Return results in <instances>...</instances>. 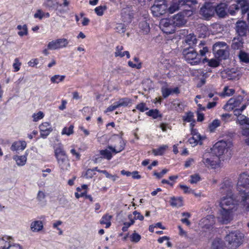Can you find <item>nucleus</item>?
I'll return each mask as SVG.
<instances>
[{
	"mask_svg": "<svg viewBox=\"0 0 249 249\" xmlns=\"http://www.w3.org/2000/svg\"><path fill=\"white\" fill-rule=\"evenodd\" d=\"M237 121L239 124L242 125V127L249 128V118L244 116L241 115L238 117Z\"/></svg>",
	"mask_w": 249,
	"mask_h": 249,
	"instance_id": "c85d7f7f",
	"label": "nucleus"
},
{
	"mask_svg": "<svg viewBox=\"0 0 249 249\" xmlns=\"http://www.w3.org/2000/svg\"><path fill=\"white\" fill-rule=\"evenodd\" d=\"M44 116V113L42 111H39L36 113L33 114L32 117L33 118L34 122H37L38 120L42 119Z\"/></svg>",
	"mask_w": 249,
	"mask_h": 249,
	"instance_id": "6e6d98bb",
	"label": "nucleus"
},
{
	"mask_svg": "<svg viewBox=\"0 0 249 249\" xmlns=\"http://www.w3.org/2000/svg\"><path fill=\"white\" fill-rule=\"evenodd\" d=\"M243 99V98L241 96H238L236 98H231L229 100L223 108L224 109L229 111L233 110L235 107L240 106Z\"/></svg>",
	"mask_w": 249,
	"mask_h": 249,
	"instance_id": "4468645a",
	"label": "nucleus"
},
{
	"mask_svg": "<svg viewBox=\"0 0 249 249\" xmlns=\"http://www.w3.org/2000/svg\"><path fill=\"white\" fill-rule=\"evenodd\" d=\"M136 108L141 112H144L148 110V108L146 107L145 104L143 103L138 104L136 107Z\"/></svg>",
	"mask_w": 249,
	"mask_h": 249,
	"instance_id": "69168bd1",
	"label": "nucleus"
},
{
	"mask_svg": "<svg viewBox=\"0 0 249 249\" xmlns=\"http://www.w3.org/2000/svg\"><path fill=\"white\" fill-rule=\"evenodd\" d=\"M220 62L215 59H211L208 65L210 67L215 68L219 66Z\"/></svg>",
	"mask_w": 249,
	"mask_h": 249,
	"instance_id": "680f3d73",
	"label": "nucleus"
},
{
	"mask_svg": "<svg viewBox=\"0 0 249 249\" xmlns=\"http://www.w3.org/2000/svg\"><path fill=\"white\" fill-rule=\"evenodd\" d=\"M221 193L226 194L219 201L221 208H230L232 210L233 206L239 201L234 197L232 193V187L229 183H223L221 184L220 188Z\"/></svg>",
	"mask_w": 249,
	"mask_h": 249,
	"instance_id": "f257e3e1",
	"label": "nucleus"
},
{
	"mask_svg": "<svg viewBox=\"0 0 249 249\" xmlns=\"http://www.w3.org/2000/svg\"><path fill=\"white\" fill-rule=\"evenodd\" d=\"M124 50V47L122 45H118L116 47L115 52V57L119 56L120 57H123L124 56V53L122 51Z\"/></svg>",
	"mask_w": 249,
	"mask_h": 249,
	"instance_id": "49530a36",
	"label": "nucleus"
},
{
	"mask_svg": "<svg viewBox=\"0 0 249 249\" xmlns=\"http://www.w3.org/2000/svg\"><path fill=\"white\" fill-rule=\"evenodd\" d=\"M172 20L175 27L176 26L180 27L184 25L186 23V21L184 19L183 15L179 13L176 15H174L172 18H170Z\"/></svg>",
	"mask_w": 249,
	"mask_h": 249,
	"instance_id": "f3484780",
	"label": "nucleus"
},
{
	"mask_svg": "<svg viewBox=\"0 0 249 249\" xmlns=\"http://www.w3.org/2000/svg\"><path fill=\"white\" fill-rule=\"evenodd\" d=\"M40 136L42 138H46L52 131L53 128L51 124L48 122H44L39 126Z\"/></svg>",
	"mask_w": 249,
	"mask_h": 249,
	"instance_id": "2eb2a0df",
	"label": "nucleus"
},
{
	"mask_svg": "<svg viewBox=\"0 0 249 249\" xmlns=\"http://www.w3.org/2000/svg\"><path fill=\"white\" fill-rule=\"evenodd\" d=\"M183 120L188 122H194L193 113L191 112L187 113L186 115L183 117Z\"/></svg>",
	"mask_w": 249,
	"mask_h": 249,
	"instance_id": "4d7b16f0",
	"label": "nucleus"
},
{
	"mask_svg": "<svg viewBox=\"0 0 249 249\" xmlns=\"http://www.w3.org/2000/svg\"><path fill=\"white\" fill-rule=\"evenodd\" d=\"M231 145L232 144L230 142L220 141L213 145L212 148V151L218 158L219 157L226 154Z\"/></svg>",
	"mask_w": 249,
	"mask_h": 249,
	"instance_id": "39448f33",
	"label": "nucleus"
},
{
	"mask_svg": "<svg viewBox=\"0 0 249 249\" xmlns=\"http://www.w3.org/2000/svg\"><path fill=\"white\" fill-rule=\"evenodd\" d=\"M241 202L245 211L249 212V191L245 192L242 196Z\"/></svg>",
	"mask_w": 249,
	"mask_h": 249,
	"instance_id": "a878e982",
	"label": "nucleus"
},
{
	"mask_svg": "<svg viewBox=\"0 0 249 249\" xmlns=\"http://www.w3.org/2000/svg\"><path fill=\"white\" fill-rule=\"evenodd\" d=\"M202 161L206 167L214 168L218 163V158L210 153H206L203 156Z\"/></svg>",
	"mask_w": 249,
	"mask_h": 249,
	"instance_id": "f8f14e48",
	"label": "nucleus"
},
{
	"mask_svg": "<svg viewBox=\"0 0 249 249\" xmlns=\"http://www.w3.org/2000/svg\"><path fill=\"white\" fill-rule=\"evenodd\" d=\"M185 42L189 46V48H192L193 45L196 43L197 39L194 34H189L186 36Z\"/></svg>",
	"mask_w": 249,
	"mask_h": 249,
	"instance_id": "bb28decb",
	"label": "nucleus"
},
{
	"mask_svg": "<svg viewBox=\"0 0 249 249\" xmlns=\"http://www.w3.org/2000/svg\"><path fill=\"white\" fill-rule=\"evenodd\" d=\"M160 27L166 34H173L176 30V27L170 18H165L161 20L160 23Z\"/></svg>",
	"mask_w": 249,
	"mask_h": 249,
	"instance_id": "9d476101",
	"label": "nucleus"
},
{
	"mask_svg": "<svg viewBox=\"0 0 249 249\" xmlns=\"http://www.w3.org/2000/svg\"><path fill=\"white\" fill-rule=\"evenodd\" d=\"M227 77L229 80H235L238 78V74L233 70H229L226 72Z\"/></svg>",
	"mask_w": 249,
	"mask_h": 249,
	"instance_id": "79ce46f5",
	"label": "nucleus"
},
{
	"mask_svg": "<svg viewBox=\"0 0 249 249\" xmlns=\"http://www.w3.org/2000/svg\"><path fill=\"white\" fill-rule=\"evenodd\" d=\"M69 42L67 39L64 38L53 40L49 42L48 44V49L52 50H55L65 48L68 46Z\"/></svg>",
	"mask_w": 249,
	"mask_h": 249,
	"instance_id": "9b49d317",
	"label": "nucleus"
},
{
	"mask_svg": "<svg viewBox=\"0 0 249 249\" xmlns=\"http://www.w3.org/2000/svg\"><path fill=\"white\" fill-rule=\"evenodd\" d=\"M231 208H221L217 216L218 221L223 224H227L232 219Z\"/></svg>",
	"mask_w": 249,
	"mask_h": 249,
	"instance_id": "1a4fd4ad",
	"label": "nucleus"
},
{
	"mask_svg": "<svg viewBox=\"0 0 249 249\" xmlns=\"http://www.w3.org/2000/svg\"><path fill=\"white\" fill-rule=\"evenodd\" d=\"M243 43L241 41H233L231 45V47L234 50H238L240 49L242 47Z\"/></svg>",
	"mask_w": 249,
	"mask_h": 249,
	"instance_id": "052dcab7",
	"label": "nucleus"
},
{
	"mask_svg": "<svg viewBox=\"0 0 249 249\" xmlns=\"http://www.w3.org/2000/svg\"><path fill=\"white\" fill-rule=\"evenodd\" d=\"M161 91L162 96L165 98L172 93V89L166 87H162Z\"/></svg>",
	"mask_w": 249,
	"mask_h": 249,
	"instance_id": "864d4df0",
	"label": "nucleus"
},
{
	"mask_svg": "<svg viewBox=\"0 0 249 249\" xmlns=\"http://www.w3.org/2000/svg\"><path fill=\"white\" fill-rule=\"evenodd\" d=\"M98 172L104 174L106 178H111L113 181H115L119 178V177L117 175H112L109 174L106 170H98Z\"/></svg>",
	"mask_w": 249,
	"mask_h": 249,
	"instance_id": "de8ad7c7",
	"label": "nucleus"
},
{
	"mask_svg": "<svg viewBox=\"0 0 249 249\" xmlns=\"http://www.w3.org/2000/svg\"><path fill=\"white\" fill-rule=\"evenodd\" d=\"M12 238L9 236L0 238V249H8L10 247Z\"/></svg>",
	"mask_w": 249,
	"mask_h": 249,
	"instance_id": "393cba45",
	"label": "nucleus"
},
{
	"mask_svg": "<svg viewBox=\"0 0 249 249\" xmlns=\"http://www.w3.org/2000/svg\"><path fill=\"white\" fill-rule=\"evenodd\" d=\"M26 142L24 141H18L14 142L11 147L12 151L23 150L26 147Z\"/></svg>",
	"mask_w": 249,
	"mask_h": 249,
	"instance_id": "4be33fe9",
	"label": "nucleus"
},
{
	"mask_svg": "<svg viewBox=\"0 0 249 249\" xmlns=\"http://www.w3.org/2000/svg\"><path fill=\"white\" fill-rule=\"evenodd\" d=\"M45 5L48 7L54 9L57 8L58 3L56 0H47Z\"/></svg>",
	"mask_w": 249,
	"mask_h": 249,
	"instance_id": "09e8293b",
	"label": "nucleus"
},
{
	"mask_svg": "<svg viewBox=\"0 0 249 249\" xmlns=\"http://www.w3.org/2000/svg\"><path fill=\"white\" fill-rule=\"evenodd\" d=\"M153 15L155 17H160L166 13L167 5L165 0H155L154 3L151 7Z\"/></svg>",
	"mask_w": 249,
	"mask_h": 249,
	"instance_id": "423d86ee",
	"label": "nucleus"
},
{
	"mask_svg": "<svg viewBox=\"0 0 249 249\" xmlns=\"http://www.w3.org/2000/svg\"><path fill=\"white\" fill-rule=\"evenodd\" d=\"M130 237L131 241L135 243L139 242L141 239V236L138 233L136 232L135 231H134L132 234L130 235Z\"/></svg>",
	"mask_w": 249,
	"mask_h": 249,
	"instance_id": "8fccbe9b",
	"label": "nucleus"
},
{
	"mask_svg": "<svg viewBox=\"0 0 249 249\" xmlns=\"http://www.w3.org/2000/svg\"><path fill=\"white\" fill-rule=\"evenodd\" d=\"M235 30L238 35L241 36H246L248 31V26L244 21H238L236 23Z\"/></svg>",
	"mask_w": 249,
	"mask_h": 249,
	"instance_id": "dca6fc26",
	"label": "nucleus"
},
{
	"mask_svg": "<svg viewBox=\"0 0 249 249\" xmlns=\"http://www.w3.org/2000/svg\"><path fill=\"white\" fill-rule=\"evenodd\" d=\"M30 229L33 232H39L43 229L42 221L40 220H36L32 222L30 225Z\"/></svg>",
	"mask_w": 249,
	"mask_h": 249,
	"instance_id": "5701e85b",
	"label": "nucleus"
},
{
	"mask_svg": "<svg viewBox=\"0 0 249 249\" xmlns=\"http://www.w3.org/2000/svg\"><path fill=\"white\" fill-rule=\"evenodd\" d=\"M179 186L184 193H191L193 192V190L186 185H180Z\"/></svg>",
	"mask_w": 249,
	"mask_h": 249,
	"instance_id": "774afa93",
	"label": "nucleus"
},
{
	"mask_svg": "<svg viewBox=\"0 0 249 249\" xmlns=\"http://www.w3.org/2000/svg\"><path fill=\"white\" fill-rule=\"evenodd\" d=\"M117 142L119 143L118 144H115L114 147L112 146H108L107 148L111 150L112 152L117 153L123 151L125 145L124 141L122 139V138H118L117 140Z\"/></svg>",
	"mask_w": 249,
	"mask_h": 249,
	"instance_id": "a211bd4d",
	"label": "nucleus"
},
{
	"mask_svg": "<svg viewBox=\"0 0 249 249\" xmlns=\"http://www.w3.org/2000/svg\"><path fill=\"white\" fill-rule=\"evenodd\" d=\"M65 76L55 75L52 77L51 81L53 83L58 84L60 82H62L65 79Z\"/></svg>",
	"mask_w": 249,
	"mask_h": 249,
	"instance_id": "a19ab883",
	"label": "nucleus"
},
{
	"mask_svg": "<svg viewBox=\"0 0 249 249\" xmlns=\"http://www.w3.org/2000/svg\"><path fill=\"white\" fill-rule=\"evenodd\" d=\"M238 56L241 62L245 63H249V54L248 53L240 51Z\"/></svg>",
	"mask_w": 249,
	"mask_h": 249,
	"instance_id": "72a5a7b5",
	"label": "nucleus"
},
{
	"mask_svg": "<svg viewBox=\"0 0 249 249\" xmlns=\"http://www.w3.org/2000/svg\"><path fill=\"white\" fill-rule=\"evenodd\" d=\"M229 48L227 43L225 42H217L213 45V50H215V49H221L223 48Z\"/></svg>",
	"mask_w": 249,
	"mask_h": 249,
	"instance_id": "4c0bfd02",
	"label": "nucleus"
},
{
	"mask_svg": "<svg viewBox=\"0 0 249 249\" xmlns=\"http://www.w3.org/2000/svg\"><path fill=\"white\" fill-rule=\"evenodd\" d=\"M211 249H223L222 241L219 239L214 240L212 243Z\"/></svg>",
	"mask_w": 249,
	"mask_h": 249,
	"instance_id": "e433bc0d",
	"label": "nucleus"
},
{
	"mask_svg": "<svg viewBox=\"0 0 249 249\" xmlns=\"http://www.w3.org/2000/svg\"><path fill=\"white\" fill-rule=\"evenodd\" d=\"M139 27L140 32L144 35L147 34L150 31V27L148 23L143 21L140 23Z\"/></svg>",
	"mask_w": 249,
	"mask_h": 249,
	"instance_id": "7c9ffc66",
	"label": "nucleus"
},
{
	"mask_svg": "<svg viewBox=\"0 0 249 249\" xmlns=\"http://www.w3.org/2000/svg\"><path fill=\"white\" fill-rule=\"evenodd\" d=\"M167 148L168 146L167 145H163L159 148L153 149L152 152L155 156L162 155Z\"/></svg>",
	"mask_w": 249,
	"mask_h": 249,
	"instance_id": "f704fd0d",
	"label": "nucleus"
},
{
	"mask_svg": "<svg viewBox=\"0 0 249 249\" xmlns=\"http://www.w3.org/2000/svg\"><path fill=\"white\" fill-rule=\"evenodd\" d=\"M54 153L61 171H65L68 170L70 164L65 152L61 148H57L55 150Z\"/></svg>",
	"mask_w": 249,
	"mask_h": 249,
	"instance_id": "7ed1b4c3",
	"label": "nucleus"
},
{
	"mask_svg": "<svg viewBox=\"0 0 249 249\" xmlns=\"http://www.w3.org/2000/svg\"><path fill=\"white\" fill-rule=\"evenodd\" d=\"M44 17H45V13L40 9L37 10L36 12L34 14L35 18H38L41 19Z\"/></svg>",
	"mask_w": 249,
	"mask_h": 249,
	"instance_id": "0e129e2a",
	"label": "nucleus"
},
{
	"mask_svg": "<svg viewBox=\"0 0 249 249\" xmlns=\"http://www.w3.org/2000/svg\"><path fill=\"white\" fill-rule=\"evenodd\" d=\"M226 5L224 3H220L214 8V12L220 18H224L226 15Z\"/></svg>",
	"mask_w": 249,
	"mask_h": 249,
	"instance_id": "412c9836",
	"label": "nucleus"
},
{
	"mask_svg": "<svg viewBox=\"0 0 249 249\" xmlns=\"http://www.w3.org/2000/svg\"><path fill=\"white\" fill-rule=\"evenodd\" d=\"M241 10L242 14L245 13L249 9V3L247 0H239L235 3L231 4L228 9L229 13L234 15L236 12Z\"/></svg>",
	"mask_w": 249,
	"mask_h": 249,
	"instance_id": "0eeeda50",
	"label": "nucleus"
},
{
	"mask_svg": "<svg viewBox=\"0 0 249 249\" xmlns=\"http://www.w3.org/2000/svg\"><path fill=\"white\" fill-rule=\"evenodd\" d=\"M220 121L217 119L214 120L209 126V130L211 132H213L215 129L220 125Z\"/></svg>",
	"mask_w": 249,
	"mask_h": 249,
	"instance_id": "ea45409f",
	"label": "nucleus"
},
{
	"mask_svg": "<svg viewBox=\"0 0 249 249\" xmlns=\"http://www.w3.org/2000/svg\"><path fill=\"white\" fill-rule=\"evenodd\" d=\"M147 114L150 116H152L153 118L156 119L159 116H161L160 114L159 111L157 109H152L147 112Z\"/></svg>",
	"mask_w": 249,
	"mask_h": 249,
	"instance_id": "bf43d9fd",
	"label": "nucleus"
},
{
	"mask_svg": "<svg viewBox=\"0 0 249 249\" xmlns=\"http://www.w3.org/2000/svg\"><path fill=\"white\" fill-rule=\"evenodd\" d=\"M21 63L19 62L18 58H16L15 59V62L13 64V68H14L15 71H18L20 69V66Z\"/></svg>",
	"mask_w": 249,
	"mask_h": 249,
	"instance_id": "338daca9",
	"label": "nucleus"
},
{
	"mask_svg": "<svg viewBox=\"0 0 249 249\" xmlns=\"http://www.w3.org/2000/svg\"><path fill=\"white\" fill-rule=\"evenodd\" d=\"M199 52L201 56L205 55L206 53L208 52V49L206 46H205V43L203 41H201L197 46Z\"/></svg>",
	"mask_w": 249,
	"mask_h": 249,
	"instance_id": "c9c22d12",
	"label": "nucleus"
},
{
	"mask_svg": "<svg viewBox=\"0 0 249 249\" xmlns=\"http://www.w3.org/2000/svg\"><path fill=\"white\" fill-rule=\"evenodd\" d=\"M234 92V90L232 89H229L226 87L224 89V95L227 96L232 95Z\"/></svg>",
	"mask_w": 249,
	"mask_h": 249,
	"instance_id": "e2e57ef3",
	"label": "nucleus"
},
{
	"mask_svg": "<svg viewBox=\"0 0 249 249\" xmlns=\"http://www.w3.org/2000/svg\"><path fill=\"white\" fill-rule=\"evenodd\" d=\"M100 153L103 158L108 160H110L112 158V156L110 151L107 149L100 150Z\"/></svg>",
	"mask_w": 249,
	"mask_h": 249,
	"instance_id": "a18cd8bd",
	"label": "nucleus"
},
{
	"mask_svg": "<svg viewBox=\"0 0 249 249\" xmlns=\"http://www.w3.org/2000/svg\"><path fill=\"white\" fill-rule=\"evenodd\" d=\"M200 15L205 19H209L214 14V8L210 3L205 4L200 10Z\"/></svg>",
	"mask_w": 249,
	"mask_h": 249,
	"instance_id": "ddd939ff",
	"label": "nucleus"
},
{
	"mask_svg": "<svg viewBox=\"0 0 249 249\" xmlns=\"http://www.w3.org/2000/svg\"><path fill=\"white\" fill-rule=\"evenodd\" d=\"M213 51L215 57L220 60L227 59L229 54V48L221 49H217Z\"/></svg>",
	"mask_w": 249,
	"mask_h": 249,
	"instance_id": "6ab92c4d",
	"label": "nucleus"
},
{
	"mask_svg": "<svg viewBox=\"0 0 249 249\" xmlns=\"http://www.w3.org/2000/svg\"><path fill=\"white\" fill-rule=\"evenodd\" d=\"M244 238V234L239 231L230 232L225 237L227 248L229 249H236L243 243Z\"/></svg>",
	"mask_w": 249,
	"mask_h": 249,
	"instance_id": "f03ea898",
	"label": "nucleus"
},
{
	"mask_svg": "<svg viewBox=\"0 0 249 249\" xmlns=\"http://www.w3.org/2000/svg\"><path fill=\"white\" fill-rule=\"evenodd\" d=\"M107 9L106 5L99 6L95 8V12L99 16H101L104 14V12Z\"/></svg>",
	"mask_w": 249,
	"mask_h": 249,
	"instance_id": "3c124183",
	"label": "nucleus"
},
{
	"mask_svg": "<svg viewBox=\"0 0 249 249\" xmlns=\"http://www.w3.org/2000/svg\"><path fill=\"white\" fill-rule=\"evenodd\" d=\"M13 159L16 160L18 166H23L27 161V158L25 156H15Z\"/></svg>",
	"mask_w": 249,
	"mask_h": 249,
	"instance_id": "473e14b6",
	"label": "nucleus"
},
{
	"mask_svg": "<svg viewBox=\"0 0 249 249\" xmlns=\"http://www.w3.org/2000/svg\"><path fill=\"white\" fill-rule=\"evenodd\" d=\"M249 105V103L247 102L245 104H244L241 107V108H236L234 110L233 113L234 115L237 116L238 117L241 115L242 112L246 108L247 106Z\"/></svg>",
	"mask_w": 249,
	"mask_h": 249,
	"instance_id": "603ef678",
	"label": "nucleus"
},
{
	"mask_svg": "<svg viewBox=\"0 0 249 249\" xmlns=\"http://www.w3.org/2000/svg\"><path fill=\"white\" fill-rule=\"evenodd\" d=\"M182 54L186 61L192 65H197L201 61V59L197 56L196 51L192 48L186 47L183 49Z\"/></svg>",
	"mask_w": 249,
	"mask_h": 249,
	"instance_id": "20e7f679",
	"label": "nucleus"
},
{
	"mask_svg": "<svg viewBox=\"0 0 249 249\" xmlns=\"http://www.w3.org/2000/svg\"><path fill=\"white\" fill-rule=\"evenodd\" d=\"M241 129V134L243 136H247L248 138L245 140V143L249 146V128L242 127Z\"/></svg>",
	"mask_w": 249,
	"mask_h": 249,
	"instance_id": "c03bdc74",
	"label": "nucleus"
},
{
	"mask_svg": "<svg viewBox=\"0 0 249 249\" xmlns=\"http://www.w3.org/2000/svg\"><path fill=\"white\" fill-rule=\"evenodd\" d=\"M190 182L192 184L196 183L200 180V177L198 174H194L190 176Z\"/></svg>",
	"mask_w": 249,
	"mask_h": 249,
	"instance_id": "13d9d810",
	"label": "nucleus"
},
{
	"mask_svg": "<svg viewBox=\"0 0 249 249\" xmlns=\"http://www.w3.org/2000/svg\"><path fill=\"white\" fill-rule=\"evenodd\" d=\"M115 30L116 31L120 34H124L125 31V27L124 24L118 23L117 24Z\"/></svg>",
	"mask_w": 249,
	"mask_h": 249,
	"instance_id": "5fc2aeb1",
	"label": "nucleus"
},
{
	"mask_svg": "<svg viewBox=\"0 0 249 249\" xmlns=\"http://www.w3.org/2000/svg\"><path fill=\"white\" fill-rule=\"evenodd\" d=\"M237 185L238 187L249 188V176L246 174H241L239 178Z\"/></svg>",
	"mask_w": 249,
	"mask_h": 249,
	"instance_id": "aec40b11",
	"label": "nucleus"
},
{
	"mask_svg": "<svg viewBox=\"0 0 249 249\" xmlns=\"http://www.w3.org/2000/svg\"><path fill=\"white\" fill-rule=\"evenodd\" d=\"M112 218V216L108 214H106L103 216L101 220H100V224H106V228H108L111 225L110 220Z\"/></svg>",
	"mask_w": 249,
	"mask_h": 249,
	"instance_id": "2f4dec72",
	"label": "nucleus"
},
{
	"mask_svg": "<svg viewBox=\"0 0 249 249\" xmlns=\"http://www.w3.org/2000/svg\"><path fill=\"white\" fill-rule=\"evenodd\" d=\"M192 137L189 139L188 141L190 144L195 146L202 139V138L195 130L192 131Z\"/></svg>",
	"mask_w": 249,
	"mask_h": 249,
	"instance_id": "b1692460",
	"label": "nucleus"
},
{
	"mask_svg": "<svg viewBox=\"0 0 249 249\" xmlns=\"http://www.w3.org/2000/svg\"><path fill=\"white\" fill-rule=\"evenodd\" d=\"M119 107H126L132 105V100L129 98H123L117 102Z\"/></svg>",
	"mask_w": 249,
	"mask_h": 249,
	"instance_id": "c756f323",
	"label": "nucleus"
},
{
	"mask_svg": "<svg viewBox=\"0 0 249 249\" xmlns=\"http://www.w3.org/2000/svg\"><path fill=\"white\" fill-rule=\"evenodd\" d=\"M170 205L173 207H180L183 206V200L182 197H172L170 200Z\"/></svg>",
	"mask_w": 249,
	"mask_h": 249,
	"instance_id": "cd10ccee",
	"label": "nucleus"
},
{
	"mask_svg": "<svg viewBox=\"0 0 249 249\" xmlns=\"http://www.w3.org/2000/svg\"><path fill=\"white\" fill-rule=\"evenodd\" d=\"M196 0H178L174 1L167 8L170 13H173L178 10L181 6L183 5H187L189 7L196 4Z\"/></svg>",
	"mask_w": 249,
	"mask_h": 249,
	"instance_id": "6e6552de",
	"label": "nucleus"
},
{
	"mask_svg": "<svg viewBox=\"0 0 249 249\" xmlns=\"http://www.w3.org/2000/svg\"><path fill=\"white\" fill-rule=\"evenodd\" d=\"M73 125H71L68 128L67 127H65L61 132L62 135H66L67 136H70L74 132L73 131Z\"/></svg>",
	"mask_w": 249,
	"mask_h": 249,
	"instance_id": "37998d69",
	"label": "nucleus"
},
{
	"mask_svg": "<svg viewBox=\"0 0 249 249\" xmlns=\"http://www.w3.org/2000/svg\"><path fill=\"white\" fill-rule=\"evenodd\" d=\"M17 28L18 30H20V31L18 32V35L19 36H23L27 35V27L26 25H24L23 26L18 25L17 26Z\"/></svg>",
	"mask_w": 249,
	"mask_h": 249,
	"instance_id": "58836bf2",
	"label": "nucleus"
}]
</instances>
